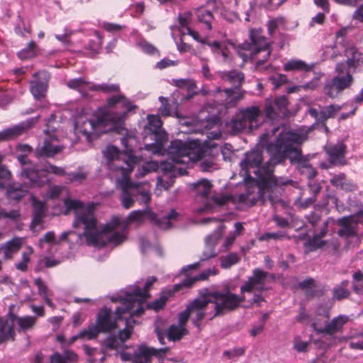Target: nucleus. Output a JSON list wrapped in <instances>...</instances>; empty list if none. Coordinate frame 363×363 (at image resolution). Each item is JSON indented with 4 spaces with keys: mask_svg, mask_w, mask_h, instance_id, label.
I'll list each match as a JSON object with an SVG mask.
<instances>
[{
    "mask_svg": "<svg viewBox=\"0 0 363 363\" xmlns=\"http://www.w3.org/2000/svg\"><path fill=\"white\" fill-rule=\"evenodd\" d=\"M156 281V277H150L145 282L143 289L136 287L133 292L128 293L123 300L121 306L116 308L118 315L120 316L128 311H130L131 315H142L145 311L143 304L150 296L148 290Z\"/></svg>",
    "mask_w": 363,
    "mask_h": 363,
    "instance_id": "obj_8",
    "label": "nucleus"
},
{
    "mask_svg": "<svg viewBox=\"0 0 363 363\" xmlns=\"http://www.w3.org/2000/svg\"><path fill=\"white\" fill-rule=\"evenodd\" d=\"M122 191L121 201L123 208L128 209L131 208L137 199L139 192L138 185L132 182L128 179H124L120 183Z\"/></svg>",
    "mask_w": 363,
    "mask_h": 363,
    "instance_id": "obj_23",
    "label": "nucleus"
},
{
    "mask_svg": "<svg viewBox=\"0 0 363 363\" xmlns=\"http://www.w3.org/2000/svg\"><path fill=\"white\" fill-rule=\"evenodd\" d=\"M318 111L315 108L308 109L309 114L316 120V122L325 125L326 121L329 118H334L342 109V106L337 104H330L326 106H320Z\"/></svg>",
    "mask_w": 363,
    "mask_h": 363,
    "instance_id": "obj_26",
    "label": "nucleus"
},
{
    "mask_svg": "<svg viewBox=\"0 0 363 363\" xmlns=\"http://www.w3.org/2000/svg\"><path fill=\"white\" fill-rule=\"evenodd\" d=\"M121 143L125 148L124 155L126 160L123 163L126 165L128 171H133L134 166L140 162V157L135 155L136 149L141 150V147H138V142L133 133H126V134L121 138Z\"/></svg>",
    "mask_w": 363,
    "mask_h": 363,
    "instance_id": "obj_18",
    "label": "nucleus"
},
{
    "mask_svg": "<svg viewBox=\"0 0 363 363\" xmlns=\"http://www.w3.org/2000/svg\"><path fill=\"white\" fill-rule=\"evenodd\" d=\"M245 118L249 124V128L252 130L257 127V119L261 114V110L258 106H252L242 108L239 111Z\"/></svg>",
    "mask_w": 363,
    "mask_h": 363,
    "instance_id": "obj_32",
    "label": "nucleus"
},
{
    "mask_svg": "<svg viewBox=\"0 0 363 363\" xmlns=\"http://www.w3.org/2000/svg\"><path fill=\"white\" fill-rule=\"evenodd\" d=\"M194 185L197 196L206 197L211 191V184L206 179L201 180Z\"/></svg>",
    "mask_w": 363,
    "mask_h": 363,
    "instance_id": "obj_42",
    "label": "nucleus"
},
{
    "mask_svg": "<svg viewBox=\"0 0 363 363\" xmlns=\"http://www.w3.org/2000/svg\"><path fill=\"white\" fill-rule=\"evenodd\" d=\"M195 16L199 23L202 28L208 31L213 28L215 23V18L212 11L206 8H199L195 11Z\"/></svg>",
    "mask_w": 363,
    "mask_h": 363,
    "instance_id": "obj_29",
    "label": "nucleus"
},
{
    "mask_svg": "<svg viewBox=\"0 0 363 363\" xmlns=\"http://www.w3.org/2000/svg\"><path fill=\"white\" fill-rule=\"evenodd\" d=\"M191 19V12H184L183 13H180L178 16V21L179 25L186 30H187V28H189V25Z\"/></svg>",
    "mask_w": 363,
    "mask_h": 363,
    "instance_id": "obj_58",
    "label": "nucleus"
},
{
    "mask_svg": "<svg viewBox=\"0 0 363 363\" xmlns=\"http://www.w3.org/2000/svg\"><path fill=\"white\" fill-rule=\"evenodd\" d=\"M35 284L38 286L39 294L42 296H46L48 294V287L43 281V280L40 278L35 279Z\"/></svg>",
    "mask_w": 363,
    "mask_h": 363,
    "instance_id": "obj_63",
    "label": "nucleus"
},
{
    "mask_svg": "<svg viewBox=\"0 0 363 363\" xmlns=\"http://www.w3.org/2000/svg\"><path fill=\"white\" fill-rule=\"evenodd\" d=\"M349 281L344 280L339 285L336 286L333 289V298L335 300L345 299L350 295V291L348 289Z\"/></svg>",
    "mask_w": 363,
    "mask_h": 363,
    "instance_id": "obj_39",
    "label": "nucleus"
},
{
    "mask_svg": "<svg viewBox=\"0 0 363 363\" xmlns=\"http://www.w3.org/2000/svg\"><path fill=\"white\" fill-rule=\"evenodd\" d=\"M31 203L33 206V220L30 224V229L34 231V228L40 225L43 218L45 216V203L43 201L38 200L33 196H31Z\"/></svg>",
    "mask_w": 363,
    "mask_h": 363,
    "instance_id": "obj_28",
    "label": "nucleus"
},
{
    "mask_svg": "<svg viewBox=\"0 0 363 363\" xmlns=\"http://www.w3.org/2000/svg\"><path fill=\"white\" fill-rule=\"evenodd\" d=\"M66 208L65 215H68L71 211H74L75 218L73 227L82 228V235L89 246H98L102 244L103 233H99L97 230V220L95 217L96 204L89 203L84 204L79 200L66 199L64 200Z\"/></svg>",
    "mask_w": 363,
    "mask_h": 363,
    "instance_id": "obj_3",
    "label": "nucleus"
},
{
    "mask_svg": "<svg viewBox=\"0 0 363 363\" xmlns=\"http://www.w3.org/2000/svg\"><path fill=\"white\" fill-rule=\"evenodd\" d=\"M123 117L124 113H104L96 118L83 121L80 130L89 142L107 130H112L120 133L124 130Z\"/></svg>",
    "mask_w": 363,
    "mask_h": 363,
    "instance_id": "obj_7",
    "label": "nucleus"
},
{
    "mask_svg": "<svg viewBox=\"0 0 363 363\" xmlns=\"http://www.w3.org/2000/svg\"><path fill=\"white\" fill-rule=\"evenodd\" d=\"M216 147L213 141L205 142L201 146L192 147L180 140L171 142L167 148L169 159L176 164H184L191 160H199L207 155H213Z\"/></svg>",
    "mask_w": 363,
    "mask_h": 363,
    "instance_id": "obj_6",
    "label": "nucleus"
},
{
    "mask_svg": "<svg viewBox=\"0 0 363 363\" xmlns=\"http://www.w3.org/2000/svg\"><path fill=\"white\" fill-rule=\"evenodd\" d=\"M220 124V118L216 115H213L206 118L204 122V128L210 130Z\"/></svg>",
    "mask_w": 363,
    "mask_h": 363,
    "instance_id": "obj_59",
    "label": "nucleus"
},
{
    "mask_svg": "<svg viewBox=\"0 0 363 363\" xmlns=\"http://www.w3.org/2000/svg\"><path fill=\"white\" fill-rule=\"evenodd\" d=\"M229 127L230 128V132L233 134H237L243 130L244 129L249 128V124L245 121L244 116L238 112L231 120Z\"/></svg>",
    "mask_w": 363,
    "mask_h": 363,
    "instance_id": "obj_36",
    "label": "nucleus"
},
{
    "mask_svg": "<svg viewBox=\"0 0 363 363\" xmlns=\"http://www.w3.org/2000/svg\"><path fill=\"white\" fill-rule=\"evenodd\" d=\"M347 320L348 318L347 316L339 315L327 323L324 328H318L315 323H313L311 327L317 333L333 335L339 332Z\"/></svg>",
    "mask_w": 363,
    "mask_h": 363,
    "instance_id": "obj_27",
    "label": "nucleus"
},
{
    "mask_svg": "<svg viewBox=\"0 0 363 363\" xmlns=\"http://www.w3.org/2000/svg\"><path fill=\"white\" fill-rule=\"evenodd\" d=\"M6 196L11 200L18 201L23 197V184H11L8 186Z\"/></svg>",
    "mask_w": 363,
    "mask_h": 363,
    "instance_id": "obj_41",
    "label": "nucleus"
},
{
    "mask_svg": "<svg viewBox=\"0 0 363 363\" xmlns=\"http://www.w3.org/2000/svg\"><path fill=\"white\" fill-rule=\"evenodd\" d=\"M325 244L326 241L321 240L315 235L304 243V246L308 251L314 252L323 247Z\"/></svg>",
    "mask_w": 363,
    "mask_h": 363,
    "instance_id": "obj_43",
    "label": "nucleus"
},
{
    "mask_svg": "<svg viewBox=\"0 0 363 363\" xmlns=\"http://www.w3.org/2000/svg\"><path fill=\"white\" fill-rule=\"evenodd\" d=\"M191 318V314L186 307V309L179 313V324L181 326L185 327L188 320Z\"/></svg>",
    "mask_w": 363,
    "mask_h": 363,
    "instance_id": "obj_61",
    "label": "nucleus"
},
{
    "mask_svg": "<svg viewBox=\"0 0 363 363\" xmlns=\"http://www.w3.org/2000/svg\"><path fill=\"white\" fill-rule=\"evenodd\" d=\"M347 60L336 64L335 71L337 75L328 80L324 86V91L330 98H335L345 89L350 88L353 82V72L363 65V53L352 45L345 50Z\"/></svg>",
    "mask_w": 363,
    "mask_h": 363,
    "instance_id": "obj_4",
    "label": "nucleus"
},
{
    "mask_svg": "<svg viewBox=\"0 0 363 363\" xmlns=\"http://www.w3.org/2000/svg\"><path fill=\"white\" fill-rule=\"evenodd\" d=\"M125 313H129L130 317L125 318V328L123 330H120L118 332V338L121 343L125 342L130 337L133 333L132 324H135V320L133 318L135 315H131L130 311L125 312L124 314Z\"/></svg>",
    "mask_w": 363,
    "mask_h": 363,
    "instance_id": "obj_38",
    "label": "nucleus"
},
{
    "mask_svg": "<svg viewBox=\"0 0 363 363\" xmlns=\"http://www.w3.org/2000/svg\"><path fill=\"white\" fill-rule=\"evenodd\" d=\"M313 68V65H308L301 60H291L284 65V69L286 72L289 71H303L310 72Z\"/></svg>",
    "mask_w": 363,
    "mask_h": 363,
    "instance_id": "obj_34",
    "label": "nucleus"
},
{
    "mask_svg": "<svg viewBox=\"0 0 363 363\" xmlns=\"http://www.w3.org/2000/svg\"><path fill=\"white\" fill-rule=\"evenodd\" d=\"M42 170L46 173L53 174L57 176H66L67 172L60 167L48 163L43 167Z\"/></svg>",
    "mask_w": 363,
    "mask_h": 363,
    "instance_id": "obj_52",
    "label": "nucleus"
},
{
    "mask_svg": "<svg viewBox=\"0 0 363 363\" xmlns=\"http://www.w3.org/2000/svg\"><path fill=\"white\" fill-rule=\"evenodd\" d=\"M121 225V218L117 216H113L110 222L106 223L99 233H103L104 237L101 239L102 244L97 247H104L107 244L118 245L125 240V235L123 233L114 232L109 234L110 232L118 228Z\"/></svg>",
    "mask_w": 363,
    "mask_h": 363,
    "instance_id": "obj_19",
    "label": "nucleus"
},
{
    "mask_svg": "<svg viewBox=\"0 0 363 363\" xmlns=\"http://www.w3.org/2000/svg\"><path fill=\"white\" fill-rule=\"evenodd\" d=\"M306 139L303 134L282 130L267 146L270 162L277 165L284 163L288 158L291 164H295L303 155L301 148L294 147V145H301Z\"/></svg>",
    "mask_w": 363,
    "mask_h": 363,
    "instance_id": "obj_5",
    "label": "nucleus"
},
{
    "mask_svg": "<svg viewBox=\"0 0 363 363\" xmlns=\"http://www.w3.org/2000/svg\"><path fill=\"white\" fill-rule=\"evenodd\" d=\"M33 76L35 79L30 82V92L35 99H41L46 95L50 74L42 70L35 72Z\"/></svg>",
    "mask_w": 363,
    "mask_h": 363,
    "instance_id": "obj_24",
    "label": "nucleus"
},
{
    "mask_svg": "<svg viewBox=\"0 0 363 363\" xmlns=\"http://www.w3.org/2000/svg\"><path fill=\"white\" fill-rule=\"evenodd\" d=\"M347 147L343 143L328 144L324 147L329 163L333 166H345L347 164L346 159Z\"/></svg>",
    "mask_w": 363,
    "mask_h": 363,
    "instance_id": "obj_22",
    "label": "nucleus"
},
{
    "mask_svg": "<svg viewBox=\"0 0 363 363\" xmlns=\"http://www.w3.org/2000/svg\"><path fill=\"white\" fill-rule=\"evenodd\" d=\"M102 152L106 164L110 170L121 171L123 177L132 172L126 169V165L123 163L126 157L125 156L123 159H121V152L117 147L108 145Z\"/></svg>",
    "mask_w": 363,
    "mask_h": 363,
    "instance_id": "obj_20",
    "label": "nucleus"
},
{
    "mask_svg": "<svg viewBox=\"0 0 363 363\" xmlns=\"http://www.w3.org/2000/svg\"><path fill=\"white\" fill-rule=\"evenodd\" d=\"M173 84L182 89H186L187 91V99H191L193 96L197 94L196 85L194 80L191 79H174Z\"/></svg>",
    "mask_w": 363,
    "mask_h": 363,
    "instance_id": "obj_33",
    "label": "nucleus"
},
{
    "mask_svg": "<svg viewBox=\"0 0 363 363\" xmlns=\"http://www.w3.org/2000/svg\"><path fill=\"white\" fill-rule=\"evenodd\" d=\"M220 79L230 84L233 88L225 89L223 91L220 88L216 89L218 94H224L225 96L224 106L230 108L236 106L238 101L243 98L244 91H240V87L245 80V74L237 69L223 71L219 73Z\"/></svg>",
    "mask_w": 363,
    "mask_h": 363,
    "instance_id": "obj_9",
    "label": "nucleus"
},
{
    "mask_svg": "<svg viewBox=\"0 0 363 363\" xmlns=\"http://www.w3.org/2000/svg\"><path fill=\"white\" fill-rule=\"evenodd\" d=\"M89 89L91 91H100L104 93L119 92L120 91L119 85L115 84H101L90 86Z\"/></svg>",
    "mask_w": 363,
    "mask_h": 363,
    "instance_id": "obj_47",
    "label": "nucleus"
},
{
    "mask_svg": "<svg viewBox=\"0 0 363 363\" xmlns=\"http://www.w3.org/2000/svg\"><path fill=\"white\" fill-rule=\"evenodd\" d=\"M195 283L196 281L194 279V277H187L184 279H183L180 283L175 284L174 286V289L175 291H178L183 288H190Z\"/></svg>",
    "mask_w": 363,
    "mask_h": 363,
    "instance_id": "obj_55",
    "label": "nucleus"
},
{
    "mask_svg": "<svg viewBox=\"0 0 363 363\" xmlns=\"http://www.w3.org/2000/svg\"><path fill=\"white\" fill-rule=\"evenodd\" d=\"M159 100L161 102V106L159 108L160 113L162 116L165 117L170 116V106L168 103L167 99L164 96H160Z\"/></svg>",
    "mask_w": 363,
    "mask_h": 363,
    "instance_id": "obj_56",
    "label": "nucleus"
},
{
    "mask_svg": "<svg viewBox=\"0 0 363 363\" xmlns=\"http://www.w3.org/2000/svg\"><path fill=\"white\" fill-rule=\"evenodd\" d=\"M244 301V296L232 293L228 287L221 291L205 288L199 290V296L192 300L186 307L191 314L192 323L201 329V321L207 314L206 310L209 303L214 304V313L210 318V320H213L216 317H221L235 311Z\"/></svg>",
    "mask_w": 363,
    "mask_h": 363,
    "instance_id": "obj_2",
    "label": "nucleus"
},
{
    "mask_svg": "<svg viewBox=\"0 0 363 363\" xmlns=\"http://www.w3.org/2000/svg\"><path fill=\"white\" fill-rule=\"evenodd\" d=\"M363 216V212L359 211L355 214L342 216L336 220L340 227L337 234L339 237L348 239L358 235V224Z\"/></svg>",
    "mask_w": 363,
    "mask_h": 363,
    "instance_id": "obj_16",
    "label": "nucleus"
},
{
    "mask_svg": "<svg viewBox=\"0 0 363 363\" xmlns=\"http://www.w3.org/2000/svg\"><path fill=\"white\" fill-rule=\"evenodd\" d=\"M286 234L283 231L273 232V233H265L261 238V240H268L273 239L275 240H281L286 238Z\"/></svg>",
    "mask_w": 363,
    "mask_h": 363,
    "instance_id": "obj_57",
    "label": "nucleus"
},
{
    "mask_svg": "<svg viewBox=\"0 0 363 363\" xmlns=\"http://www.w3.org/2000/svg\"><path fill=\"white\" fill-rule=\"evenodd\" d=\"M152 354L149 347H143L139 350L138 353L133 359V363H148L150 362Z\"/></svg>",
    "mask_w": 363,
    "mask_h": 363,
    "instance_id": "obj_45",
    "label": "nucleus"
},
{
    "mask_svg": "<svg viewBox=\"0 0 363 363\" xmlns=\"http://www.w3.org/2000/svg\"><path fill=\"white\" fill-rule=\"evenodd\" d=\"M116 318L111 316V310L110 308H104L101 309L96 315V324L91 325L87 329L83 330L81 335L88 333L89 339H94L99 333H108L117 328L116 320L121 319V315L118 316L116 311H115Z\"/></svg>",
    "mask_w": 363,
    "mask_h": 363,
    "instance_id": "obj_11",
    "label": "nucleus"
},
{
    "mask_svg": "<svg viewBox=\"0 0 363 363\" xmlns=\"http://www.w3.org/2000/svg\"><path fill=\"white\" fill-rule=\"evenodd\" d=\"M263 161L262 151L253 150L245 154L240 162V174L244 177L246 191L238 195V201L255 205L258 200L264 203L266 197L273 203L270 192L274 187L292 184L294 182L283 177L277 178L273 174L274 167L270 160L261 166Z\"/></svg>",
    "mask_w": 363,
    "mask_h": 363,
    "instance_id": "obj_1",
    "label": "nucleus"
},
{
    "mask_svg": "<svg viewBox=\"0 0 363 363\" xmlns=\"http://www.w3.org/2000/svg\"><path fill=\"white\" fill-rule=\"evenodd\" d=\"M188 333V330L185 327L179 325H172L167 333V337L169 340L177 341Z\"/></svg>",
    "mask_w": 363,
    "mask_h": 363,
    "instance_id": "obj_40",
    "label": "nucleus"
},
{
    "mask_svg": "<svg viewBox=\"0 0 363 363\" xmlns=\"http://www.w3.org/2000/svg\"><path fill=\"white\" fill-rule=\"evenodd\" d=\"M144 216H146L158 228L167 230L172 227L170 221L177 220L179 215L174 209H172L167 215L163 216L162 218H158L155 213L149 209L133 211L128 216V221L126 223V225L133 221H140Z\"/></svg>",
    "mask_w": 363,
    "mask_h": 363,
    "instance_id": "obj_13",
    "label": "nucleus"
},
{
    "mask_svg": "<svg viewBox=\"0 0 363 363\" xmlns=\"http://www.w3.org/2000/svg\"><path fill=\"white\" fill-rule=\"evenodd\" d=\"M262 33L261 30H250V39L251 43L245 42L240 45L242 50L250 52V57L252 58L262 51L266 52L264 57L256 62L257 66L264 65L268 60L271 55V51L269 49V43L267 42L266 38L262 35Z\"/></svg>",
    "mask_w": 363,
    "mask_h": 363,
    "instance_id": "obj_12",
    "label": "nucleus"
},
{
    "mask_svg": "<svg viewBox=\"0 0 363 363\" xmlns=\"http://www.w3.org/2000/svg\"><path fill=\"white\" fill-rule=\"evenodd\" d=\"M270 277L274 279V274H269L263 271L259 268H255L252 272V275L250 276L247 281L240 287V292L242 294L246 292H251L253 289H256L259 292L267 290L264 286L266 279Z\"/></svg>",
    "mask_w": 363,
    "mask_h": 363,
    "instance_id": "obj_21",
    "label": "nucleus"
},
{
    "mask_svg": "<svg viewBox=\"0 0 363 363\" xmlns=\"http://www.w3.org/2000/svg\"><path fill=\"white\" fill-rule=\"evenodd\" d=\"M15 308L14 305L10 306L8 318L6 319L0 318V344L14 340L15 323H17L20 330H23V318L15 315Z\"/></svg>",
    "mask_w": 363,
    "mask_h": 363,
    "instance_id": "obj_14",
    "label": "nucleus"
},
{
    "mask_svg": "<svg viewBox=\"0 0 363 363\" xmlns=\"http://www.w3.org/2000/svg\"><path fill=\"white\" fill-rule=\"evenodd\" d=\"M216 147H215L213 155H207L205 157L202 158V160H203L206 157H209L208 159L204 160L201 163V168L203 171H206V172L209 171L210 169L212 168L213 166L214 165V162L212 160V157H214L216 155H218V145L216 143ZM200 160H201V159Z\"/></svg>",
    "mask_w": 363,
    "mask_h": 363,
    "instance_id": "obj_54",
    "label": "nucleus"
},
{
    "mask_svg": "<svg viewBox=\"0 0 363 363\" xmlns=\"http://www.w3.org/2000/svg\"><path fill=\"white\" fill-rule=\"evenodd\" d=\"M40 53V50L34 41H31L28 44L26 48H24V59H30L35 57Z\"/></svg>",
    "mask_w": 363,
    "mask_h": 363,
    "instance_id": "obj_50",
    "label": "nucleus"
},
{
    "mask_svg": "<svg viewBox=\"0 0 363 363\" xmlns=\"http://www.w3.org/2000/svg\"><path fill=\"white\" fill-rule=\"evenodd\" d=\"M330 183L335 187L345 191H353L357 190V186L350 179H347L345 173H340L333 175L330 179Z\"/></svg>",
    "mask_w": 363,
    "mask_h": 363,
    "instance_id": "obj_30",
    "label": "nucleus"
},
{
    "mask_svg": "<svg viewBox=\"0 0 363 363\" xmlns=\"http://www.w3.org/2000/svg\"><path fill=\"white\" fill-rule=\"evenodd\" d=\"M216 270H211L210 269H208L206 270L203 271L199 274L194 276V279L196 281H204L208 279L209 276L211 274H216Z\"/></svg>",
    "mask_w": 363,
    "mask_h": 363,
    "instance_id": "obj_62",
    "label": "nucleus"
},
{
    "mask_svg": "<svg viewBox=\"0 0 363 363\" xmlns=\"http://www.w3.org/2000/svg\"><path fill=\"white\" fill-rule=\"evenodd\" d=\"M120 104L125 108L122 112H111L108 111L106 113H114V114H123V122L125 121V117L129 111L133 109L135 106L132 105V104L123 95H116L111 97H109L107 99V104L109 107H113L115 105Z\"/></svg>",
    "mask_w": 363,
    "mask_h": 363,
    "instance_id": "obj_31",
    "label": "nucleus"
},
{
    "mask_svg": "<svg viewBox=\"0 0 363 363\" xmlns=\"http://www.w3.org/2000/svg\"><path fill=\"white\" fill-rule=\"evenodd\" d=\"M121 342L118 337L114 335L108 336L103 342V345L108 350H117Z\"/></svg>",
    "mask_w": 363,
    "mask_h": 363,
    "instance_id": "obj_53",
    "label": "nucleus"
},
{
    "mask_svg": "<svg viewBox=\"0 0 363 363\" xmlns=\"http://www.w3.org/2000/svg\"><path fill=\"white\" fill-rule=\"evenodd\" d=\"M167 296L162 295L159 298H157L155 301L147 303V308L158 311L164 308L167 303Z\"/></svg>",
    "mask_w": 363,
    "mask_h": 363,
    "instance_id": "obj_49",
    "label": "nucleus"
},
{
    "mask_svg": "<svg viewBox=\"0 0 363 363\" xmlns=\"http://www.w3.org/2000/svg\"><path fill=\"white\" fill-rule=\"evenodd\" d=\"M89 82L86 81L84 78H75L70 79L67 82V86L72 89L82 91V89L88 86Z\"/></svg>",
    "mask_w": 363,
    "mask_h": 363,
    "instance_id": "obj_48",
    "label": "nucleus"
},
{
    "mask_svg": "<svg viewBox=\"0 0 363 363\" xmlns=\"http://www.w3.org/2000/svg\"><path fill=\"white\" fill-rule=\"evenodd\" d=\"M288 104L285 96H280L274 99H266L263 109L266 118L275 121L286 117L288 114Z\"/></svg>",
    "mask_w": 363,
    "mask_h": 363,
    "instance_id": "obj_17",
    "label": "nucleus"
},
{
    "mask_svg": "<svg viewBox=\"0 0 363 363\" xmlns=\"http://www.w3.org/2000/svg\"><path fill=\"white\" fill-rule=\"evenodd\" d=\"M61 354L63 356V359L67 363H72L77 362L78 359L77 354L72 350H65Z\"/></svg>",
    "mask_w": 363,
    "mask_h": 363,
    "instance_id": "obj_60",
    "label": "nucleus"
},
{
    "mask_svg": "<svg viewBox=\"0 0 363 363\" xmlns=\"http://www.w3.org/2000/svg\"><path fill=\"white\" fill-rule=\"evenodd\" d=\"M55 129L48 127L43 132L46 135L43 144L38 147L35 151L37 157H54L56 155L62 152L65 146L59 144L58 138L54 133Z\"/></svg>",
    "mask_w": 363,
    "mask_h": 363,
    "instance_id": "obj_15",
    "label": "nucleus"
},
{
    "mask_svg": "<svg viewBox=\"0 0 363 363\" xmlns=\"http://www.w3.org/2000/svg\"><path fill=\"white\" fill-rule=\"evenodd\" d=\"M6 141L17 138L23 134V123L4 130Z\"/></svg>",
    "mask_w": 363,
    "mask_h": 363,
    "instance_id": "obj_44",
    "label": "nucleus"
},
{
    "mask_svg": "<svg viewBox=\"0 0 363 363\" xmlns=\"http://www.w3.org/2000/svg\"><path fill=\"white\" fill-rule=\"evenodd\" d=\"M23 244V240L21 238H15L8 241L4 247L5 259H9L12 255L18 252Z\"/></svg>",
    "mask_w": 363,
    "mask_h": 363,
    "instance_id": "obj_37",
    "label": "nucleus"
},
{
    "mask_svg": "<svg viewBox=\"0 0 363 363\" xmlns=\"http://www.w3.org/2000/svg\"><path fill=\"white\" fill-rule=\"evenodd\" d=\"M225 226L220 224L211 235L205 239V247L202 253L200 262L208 260L216 256L215 247L219 240L223 237Z\"/></svg>",
    "mask_w": 363,
    "mask_h": 363,
    "instance_id": "obj_25",
    "label": "nucleus"
},
{
    "mask_svg": "<svg viewBox=\"0 0 363 363\" xmlns=\"http://www.w3.org/2000/svg\"><path fill=\"white\" fill-rule=\"evenodd\" d=\"M325 16L324 13H318L315 16L311 18L309 26L313 27L315 23L322 25L325 22Z\"/></svg>",
    "mask_w": 363,
    "mask_h": 363,
    "instance_id": "obj_64",
    "label": "nucleus"
},
{
    "mask_svg": "<svg viewBox=\"0 0 363 363\" xmlns=\"http://www.w3.org/2000/svg\"><path fill=\"white\" fill-rule=\"evenodd\" d=\"M44 182L41 179L39 172L33 169L24 168V186H41Z\"/></svg>",
    "mask_w": 363,
    "mask_h": 363,
    "instance_id": "obj_35",
    "label": "nucleus"
},
{
    "mask_svg": "<svg viewBox=\"0 0 363 363\" xmlns=\"http://www.w3.org/2000/svg\"><path fill=\"white\" fill-rule=\"evenodd\" d=\"M147 121L143 133L144 149L157 153L160 151L163 140L162 123L160 118L155 115L148 116Z\"/></svg>",
    "mask_w": 363,
    "mask_h": 363,
    "instance_id": "obj_10",
    "label": "nucleus"
},
{
    "mask_svg": "<svg viewBox=\"0 0 363 363\" xmlns=\"http://www.w3.org/2000/svg\"><path fill=\"white\" fill-rule=\"evenodd\" d=\"M88 175L87 172L82 171V169H79L78 171L67 173L66 176L71 182H79L81 183L86 179Z\"/></svg>",
    "mask_w": 363,
    "mask_h": 363,
    "instance_id": "obj_51",
    "label": "nucleus"
},
{
    "mask_svg": "<svg viewBox=\"0 0 363 363\" xmlns=\"http://www.w3.org/2000/svg\"><path fill=\"white\" fill-rule=\"evenodd\" d=\"M240 261L238 255L235 252H230L221 258L220 267L223 269H228Z\"/></svg>",
    "mask_w": 363,
    "mask_h": 363,
    "instance_id": "obj_46",
    "label": "nucleus"
}]
</instances>
